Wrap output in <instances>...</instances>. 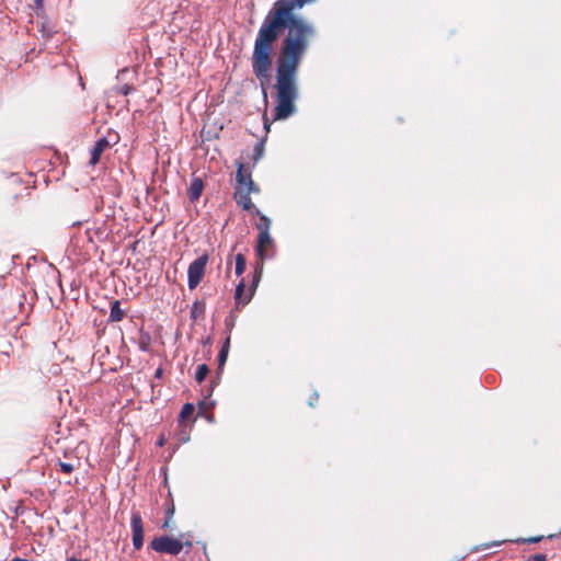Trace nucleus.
Segmentation results:
<instances>
[{"label": "nucleus", "instance_id": "f257e3e1", "mask_svg": "<svg viewBox=\"0 0 561 561\" xmlns=\"http://www.w3.org/2000/svg\"><path fill=\"white\" fill-rule=\"evenodd\" d=\"M308 0H277L259 28L251 57L252 71L265 93L271 79L274 43L282 30L287 28L276 60V106L275 119H286L296 112L295 102L299 90L298 69L314 35V27L302 18L295 15V9H301Z\"/></svg>", "mask_w": 561, "mask_h": 561}, {"label": "nucleus", "instance_id": "f03ea898", "mask_svg": "<svg viewBox=\"0 0 561 561\" xmlns=\"http://www.w3.org/2000/svg\"><path fill=\"white\" fill-rule=\"evenodd\" d=\"M236 181L237 184L234 186L233 193L234 202L243 210H248L252 215H256L259 217V221L255 225L256 229L259 230V234L270 233L272 225L270 218L260 213L250 197L251 193L259 194L261 190L252 180L250 170H247L242 162L238 163Z\"/></svg>", "mask_w": 561, "mask_h": 561}, {"label": "nucleus", "instance_id": "7ed1b4c3", "mask_svg": "<svg viewBox=\"0 0 561 561\" xmlns=\"http://www.w3.org/2000/svg\"><path fill=\"white\" fill-rule=\"evenodd\" d=\"M261 276H262V265L261 266L257 265L255 267L252 284H251V287H250L248 294H244V288H245L244 279L240 280V283L237 285L236 291H234V301H236L237 308L244 307L245 305H248L251 301V299L254 295V291L260 283Z\"/></svg>", "mask_w": 561, "mask_h": 561}, {"label": "nucleus", "instance_id": "20e7f679", "mask_svg": "<svg viewBox=\"0 0 561 561\" xmlns=\"http://www.w3.org/2000/svg\"><path fill=\"white\" fill-rule=\"evenodd\" d=\"M150 549L158 553H165L178 556L182 551V543L178 538L169 537L167 535L153 538L149 543Z\"/></svg>", "mask_w": 561, "mask_h": 561}, {"label": "nucleus", "instance_id": "39448f33", "mask_svg": "<svg viewBox=\"0 0 561 561\" xmlns=\"http://www.w3.org/2000/svg\"><path fill=\"white\" fill-rule=\"evenodd\" d=\"M207 262L208 255L203 254L190 264L187 270V284L190 289L196 288L198 284L202 282L205 274Z\"/></svg>", "mask_w": 561, "mask_h": 561}, {"label": "nucleus", "instance_id": "423d86ee", "mask_svg": "<svg viewBox=\"0 0 561 561\" xmlns=\"http://www.w3.org/2000/svg\"><path fill=\"white\" fill-rule=\"evenodd\" d=\"M130 527L134 549L140 550L144 546V522L139 512L131 513Z\"/></svg>", "mask_w": 561, "mask_h": 561}, {"label": "nucleus", "instance_id": "0eeeda50", "mask_svg": "<svg viewBox=\"0 0 561 561\" xmlns=\"http://www.w3.org/2000/svg\"><path fill=\"white\" fill-rule=\"evenodd\" d=\"M275 249V242L273 238L271 237V233H263L257 236V243H256V255L261 261L266 260L270 257Z\"/></svg>", "mask_w": 561, "mask_h": 561}, {"label": "nucleus", "instance_id": "6e6552de", "mask_svg": "<svg viewBox=\"0 0 561 561\" xmlns=\"http://www.w3.org/2000/svg\"><path fill=\"white\" fill-rule=\"evenodd\" d=\"M110 147V142L105 137L100 138L91 150L90 164L95 165L99 163L102 153Z\"/></svg>", "mask_w": 561, "mask_h": 561}, {"label": "nucleus", "instance_id": "1a4fd4ad", "mask_svg": "<svg viewBox=\"0 0 561 561\" xmlns=\"http://www.w3.org/2000/svg\"><path fill=\"white\" fill-rule=\"evenodd\" d=\"M204 190V182L201 178L194 176L191 181L190 187L187 190L188 199L192 203H195L199 199Z\"/></svg>", "mask_w": 561, "mask_h": 561}, {"label": "nucleus", "instance_id": "9d476101", "mask_svg": "<svg viewBox=\"0 0 561 561\" xmlns=\"http://www.w3.org/2000/svg\"><path fill=\"white\" fill-rule=\"evenodd\" d=\"M264 146H265V140H260L255 144L254 148H253V153H252V164L251 167H247L244 163H242L244 165V168L247 170H251L252 168H254L256 165V163L262 159L263 154H264ZM252 173V171H250Z\"/></svg>", "mask_w": 561, "mask_h": 561}, {"label": "nucleus", "instance_id": "9b49d317", "mask_svg": "<svg viewBox=\"0 0 561 561\" xmlns=\"http://www.w3.org/2000/svg\"><path fill=\"white\" fill-rule=\"evenodd\" d=\"M56 465L59 467V470L66 474L72 473L76 469L80 468L81 461L79 458H75L71 461H61L57 460Z\"/></svg>", "mask_w": 561, "mask_h": 561}, {"label": "nucleus", "instance_id": "f8f14e48", "mask_svg": "<svg viewBox=\"0 0 561 561\" xmlns=\"http://www.w3.org/2000/svg\"><path fill=\"white\" fill-rule=\"evenodd\" d=\"M124 317H125V312L121 308V301L119 300H114L111 304L110 321H112V322H119V321H122L124 319Z\"/></svg>", "mask_w": 561, "mask_h": 561}, {"label": "nucleus", "instance_id": "ddd939ff", "mask_svg": "<svg viewBox=\"0 0 561 561\" xmlns=\"http://www.w3.org/2000/svg\"><path fill=\"white\" fill-rule=\"evenodd\" d=\"M230 350V335H227L225 343L218 354L217 362H218V370H221L227 362L228 353Z\"/></svg>", "mask_w": 561, "mask_h": 561}, {"label": "nucleus", "instance_id": "4468645a", "mask_svg": "<svg viewBox=\"0 0 561 561\" xmlns=\"http://www.w3.org/2000/svg\"><path fill=\"white\" fill-rule=\"evenodd\" d=\"M236 261V274L240 276L244 271L247 266V260L245 256L242 253H238L234 257Z\"/></svg>", "mask_w": 561, "mask_h": 561}, {"label": "nucleus", "instance_id": "2eb2a0df", "mask_svg": "<svg viewBox=\"0 0 561 561\" xmlns=\"http://www.w3.org/2000/svg\"><path fill=\"white\" fill-rule=\"evenodd\" d=\"M208 373H209V368L206 364L198 365L196 373H195V380L198 383H202L205 380V378L207 377Z\"/></svg>", "mask_w": 561, "mask_h": 561}, {"label": "nucleus", "instance_id": "dca6fc26", "mask_svg": "<svg viewBox=\"0 0 561 561\" xmlns=\"http://www.w3.org/2000/svg\"><path fill=\"white\" fill-rule=\"evenodd\" d=\"M204 313H205L204 304H202L199 301H195L191 308V317L193 319H198V318L203 317Z\"/></svg>", "mask_w": 561, "mask_h": 561}, {"label": "nucleus", "instance_id": "f3484780", "mask_svg": "<svg viewBox=\"0 0 561 561\" xmlns=\"http://www.w3.org/2000/svg\"><path fill=\"white\" fill-rule=\"evenodd\" d=\"M195 411V407L192 403H185L180 412V422L190 419Z\"/></svg>", "mask_w": 561, "mask_h": 561}, {"label": "nucleus", "instance_id": "a211bd4d", "mask_svg": "<svg viewBox=\"0 0 561 561\" xmlns=\"http://www.w3.org/2000/svg\"><path fill=\"white\" fill-rule=\"evenodd\" d=\"M503 542H505V540H499V541L495 540V541H491V542L480 543V545L472 547L471 552H479V551H483V550L492 548V547H499Z\"/></svg>", "mask_w": 561, "mask_h": 561}, {"label": "nucleus", "instance_id": "6ab92c4d", "mask_svg": "<svg viewBox=\"0 0 561 561\" xmlns=\"http://www.w3.org/2000/svg\"><path fill=\"white\" fill-rule=\"evenodd\" d=\"M174 511H175V507H174L173 502L171 501L170 506L165 511V520L162 524V529H168V528L171 527L170 523H171V519H172V517L174 515Z\"/></svg>", "mask_w": 561, "mask_h": 561}, {"label": "nucleus", "instance_id": "aec40b11", "mask_svg": "<svg viewBox=\"0 0 561 561\" xmlns=\"http://www.w3.org/2000/svg\"><path fill=\"white\" fill-rule=\"evenodd\" d=\"M543 539V536H535L529 538H517L513 540L516 543H536Z\"/></svg>", "mask_w": 561, "mask_h": 561}, {"label": "nucleus", "instance_id": "412c9836", "mask_svg": "<svg viewBox=\"0 0 561 561\" xmlns=\"http://www.w3.org/2000/svg\"><path fill=\"white\" fill-rule=\"evenodd\" d=\"M234 321H236V317L232 316V314H230L229 317H227L225 319V325L228 329V334L227 335H230L231 330H232V328L234 325Z\"/></svg>", "mask_w": 561, "mask_h": 561}, {"label": "nucleus", "instance_id": "4be33fe9", "mask_svg": "<svg viewBox=\"0 0 561 561\" xmlns=\"http://www.w3.org/2000/svg\"><path fill=\"white\" fill-rule=\"evenodd\" d=\"M149 342H150V337L148 334L141 335V337L139 340V347L142 351H147L149 347Z\"/></svg>", "mask_w": 561, "mask_h": 561}, {"label": "nucleus", "instance_id": "5701e85b", "mask_svg": "<svg viewBox=\"0 0 561 561\" xmlns=\"http://www.w3.org/2000/svg\"><path fill=\"white\" fill-rule=\"evenodd\" d=\"M184 538H185V535L181 534L178 537V540H179L180 543H182V549L183 548H187V550H190L193 547V541L192 540H184Z\"/></svg>", "mask_w": 561, "mask_h": 561}, {"label": "nucleus", "instance_id": "b1692460", "mask_svg": "<svg viewBox=\"0 0 561 561\" xmlns=\"http://www.w3.org/2000/svg\"><path fill=\"white\" fill-rule=\"evenodd\" d=\"M528 561H547V556L546 554H542V553H539V554H535V556H531Z\"/></svg>", "mask_w": 561, "mask_h": 561}, {"label": "nucleus", "instance_id": "393cba45", "mask_svg": "<svg viewBox=\"0 0 561 561\" xmlns=\"http://www.w3.org/2000/svg\"><path fill=\"white\" fill-rule=\"evenodd\" d=\"M133 90V88L128 84H125L121 88L119 92L124 95H127L130 93V91Z\"/></svg>", "mask_w": 561, "mask_h": 561}, {"label": "nucleus", "instance_id": "a878e982", "mask_svg": "<svg viewBox=\"0 0 561 561\" xmlns=\"http://www.w3.org/2000/svg\"><path fill=\"white\" fill-rule=\"evenodd\" d=\"M10 561H32V560H27V559H22V558H13L12 560Z\"/></svg>", "mask_w": 561, "mask_h": 561}, {"label": "nucleus", "instance_id": "bb28decb", "mask_svg": "<svg viewBox=\"0 0 561 561\" xmlns=\"http://www.w3.org/2000/svg\"><path fill=\"white\" fill-rule=\"evenodd\" d=\"M37 7H42L43 0H34Z\"/></svg>", "mask_w": 561, "mask_h": 561}, {"label": "nucleus", "instance_id": "cd10ccee", "mask_svg": "<svg viewBox=\"0 0 561 561\" xmlns=\"http://www.w3.org/2000/svg\"><path fill=\"white\" fill-rule=\"evenodd\" d=\"M161 374H162V369H161V368L157 369V371H156V376H157V377H160V376H161Z\"/></svg>", "mask_w": 561, "mask_h": 561}, {"label": "nucleus", "instance_id": "c85d7f7f", "mask_svg": "<svg viewBox=\"0 0 561 561\" xmlns=\"http://www.w3.org/2000/svg\"><path fill=\"white\" fill-rule=\"evenodd\" d=\"M184 535H185L184 540H192V537H191V535H190V534H184Z\"/></svg>", "mask_w": 561, "mask_h": 561}, {"label": "nucleus", "instance_id": "c756f323", "mask_svg": "<svg viewBox=\"0 0 561 561\" xmlns=\"http://www.w3.org/2000/svg\"><path fill=\"white\" fill-rule=\"evenodd\" d=\"M68 561H81V560L77 559V558H70V559H68Z\"/></svg>", "mask_w": 561, "mask_h": 561}, {"label": "nucleus", "instance_id": "7c9ffc66", "mask_svg": "<svg viewBox=\"0 0 561 561\" xmlns=\"http://www.w3.org/2000/svg\"><path fill=\"white\" fill-rule=\"evenodd\" d=\"M204 405H205V402H204V401H202V402L199 403V409H203V407H204Z\"/></svg>", "mask_w": 561, "mask_h": 561}, {"label": "nucleus", "instance_id": "2f4dec72", "mask_svg": "<svg viewBox=\"0 0 561 561\" xmlns=\"http://www.w3.org/2000/svg\"><path fill=\"white\" fill-rule=\"evenodd\" d=\"M158 445H159V446H162V445H163V440H162V439H161V440H159Z\"/></svg>", "mask_w": 561, "mask_h": 561}, {"label": "nucleus", "instance_id": "473e14b6", "mask_svg": "<svg viewBox=\"0 0 561 561\" xmlns=\"http://www.w3.org/2000/svg\"><path fill=\"white\" fill-rule=\"evenodd\" d=\"M560 534H561V530H560Z\"/></svg>", "mask_w": 561, "mask_h": 561}]
</instances>
